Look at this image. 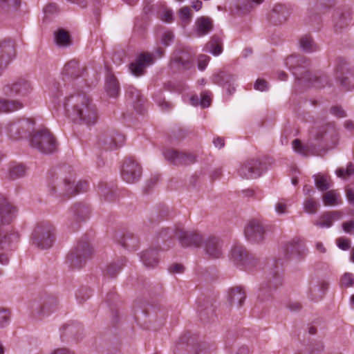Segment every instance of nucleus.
Returning a JSON list of instances; mask_svg holds the SVG:
<instances>
[{
  "label": "nucleus",
  "instance_id": "54",
  "mask_svg": "<svg viewBox=\"0 0 354 354\" xmlns=\"http://www.w3.org/2000/svg\"><path fill=\"white\" fill-rule=\"evenodd\" d=\"M341 285L346 288L351 287L354 285V275L350 272H346L343 274L340 279Z\"/></svg>",
  "mask_w": 354,
  "mask_h": 354
},
{
  "label": "nucleus",
  "instance_id": "45",
  "mask_svg": "<svg viewBox=\"0 0 354 354\" xmlns=\"http://www.w3.org/2000/svg\"><path fill=\"white\" fill-rule=\"evenodd\" d=\"M301 49L306 53H312L317 50V46L310 35H304L299 40Z\"/></svg>",
  "mask_w": 354,
  "mask_h": 354
},
{
  "label": "nucleus",
  "instance_id": "48",
  "mask_svg": "<svg viewBox=\"0 0 354 354\" xmlns=\"http://www.w3.org/2000/svg\"><path fill=\"white\" fill-rule=\"evenodd\" d=\"M64 332L62 335V337L64 335H70L72 336H75V337L78 339H79V333L80 330H82V327L80 326V324H66L62 328Z\"/></svg>",
  "mask_w": 354,
  "mask_h": 354
},
{
  "label": "nucleus",
  "instance_id": "16",
  "mask_svg": "<svg viewBox=\"0 0 354 354\" xmlns=\"http://www.w3.org/2000/svg\"><path fill=\"white\" fill-rule=\"evenodd\" d=\"M313 138L319 142L335 144L338 139V133L334 123H327L311 131Z\"/></svg>",
  "mask_w": 354,
  "mask_h": 354
},
{
  "label": "nucleus",
  "instance_id": "42",
  "mask_svg": "<svg viewBox=\"0 0 354 354\" xmlns=\"http://www.w3.org/2000/svg\"><path fill=\"white\" fill-rule=\"evenodd\" d=\"M196 25L198 36L207 34L213 28L212 20L207 17H201L198 18Z\"/></svg>",
  "mask_w": 354,
  "mask_h": 354
},
{
  "label": "nucleus",
  "instance_id": "29",
  "mask_svg": "<svg viewBox=\"0 0 354 354\" xmlns=\"http://www.w3.org/2000/svg\"><path fill=\"white\" fill-rule=\"evenodd\" d=\"M69 214L77 223L85 221L89 217L90 207L85 203H76L71 207Z\"/></svg>",
  "mask_w": 354,
  "mask_h": 354
},
{
  "label": "nucleus",
  "instance_id": "55",
  "mask_svg": "<svg viewBox=\"0 0 354 354\" xmlns=\"http://www.w3.org/2000/svg\"><path fill=\"white\" fill-rule=\"evenodd\" d=\"M176 229L173 228H164L158 234V238L162 241L171 239L174 236H176Z\"/></svg>",
  "mask_w": 354,
  "mask_h": 354
},
{
  "label": "nucleus",
  "instance_id": "4",
  "mask_svg": "<svg viewBox=\"0 0 354 354\" xmlns=\"http://www.w3.org/2000/svg\"><path fill=\"white\" fill-rule=\"evenodd\" d=\"M30 146L44 154H51L58 149V143L54 135L46 128L35 131L30 139Z\"/></svg>",
  "mask_w": 354,
  "mask_h": 354
},
{
  "label": "nucleus",
  "instance_id": "30",
  "mask_svg": "<svg viewBox=\"0 0 354 354\" xmlns=\"http://www.w3.org/2000/svg\"><path fill=\"white\" fill-rule=\"evenodd\" d=\"M212 81L216 84L226 86L230 95H232L235 91V88L232 86L234 77L232 75L227 72L221 71L215 74L212 77Z\"/></svg>",
  "mask_w": 354,
  "mask_h": 354
},
{
  "label": "nucleus",
  "instance_id": "24",
  "mask_svg": "<svg viewBox=\"0 0 354 354\" xmlns=\"http://www.w3.org/2000/svg\"><path fill=\"white\" fill-rule=\"evenodd\" d=\"M306 250L307 248L303 241L297 237L286 243L283 247L284 257L286 259L303 257Z\"/></svg>",
  "mask_w": 354,
  "mask_h": 354
},
{
  "label": "nucleus",
  "instance_id": "11",
  "mask_svg": "<svg viewBox=\"0 0 354 354\" xmlns=\"http://www.w3.org/2000/svg\"><path fill=\"white\" fill-rule=\"evenodd\" d=\"M32 91L31 83L24 77L16 79L12 83L3 87V94L12 98L22 99L28 97Z\"/></svg>",
  "mask_w": 354,
  "mask_h": 354
},
{
  "label": "nucleus",
  "instance_id": "52",
  "mask_svg": "<svg viewBox=\"0 0 354 354\" xmlns=\"http://www.w3.org/2000/svg\"><path fill=\"white\" fill-rule=\"evenodd\" d=\"M292 147L296 152H297L300 154H302V155H305V156L307 155V153L309 151V148L308 146L304 145L301 143L300 140L295 139L292 141Z\"/></svg>",
  "mask_w": 354,
  "mask_h": 354
},
{
  "label": "nucleus",
  "instance_id": "28",
  "mask_svg": "<svg viewBox=\"0 0 354 354\" xmlns=\"http://www.w3.org/2000/svg\"><path fill=\"white\" fill-rule=\"evenodd\" d=\"M222 245L218 238L209 237L204 243L206 254L212 259L220 258L222 255Z\"/></svg>",
  "mask_w": 354,
  "mask_h": 354
},
{
  "label": "nucleus",
  "instance_id": "5",
  "mask_svg": "<svg viewBox=\"0 0 354 354\" xmlns=\"http://www.w3.org/2000/svg\"><path fill=\"white\" fill-rule=\"evenodd\" d=\"M57 180V177L55 178L53 176L49 183L51 194H59V196L69 197L81 192H85L88 189V184L86 181L80 180L75 185V180H71V178H64L62 181Z\"/></svg>",
  "mask_w": 354,
  "mask_h": 354
},
{
  "label": "nucleus",
  "instance_id": "37",
  "mask_svg": "<svg viewBox=\"0 0 354 354\" xmlns=\"http://www.w3.org/2000/svg\"><path fill=\"white\" fill-rule=\"evenodd\" d=\"M342 214L339 212H328L321 215L319 219L315 222V225L319 227H330L332 226L335 220L341 218Z\"/></svg>",
  "mask_w": 354,
  "mask_h": 354
},
{
  "label": "nucleus",
  "instance_id": "33",
  "mask_svg": "<svg viewBox=\"0 0 354 354\" xmlns=\"http://www.w3.org/2000/svg\"><path fill=\"white\" fill-rule=\"evenodd\" d=\"M197 311L202 321L208 322L214 317V308L209 299H203L198 301Z\"/></svg>",
  "mask_w": 354,
  "mask_h": 354
},
{
  "label": "nucleus",
  "instance_id": "38",
  "mask_svg": "<svg viewBox=\"0 0 354 354\" xmlns=\"http://www.w3.org/2000/svg\"><path fill=\"white\" fill-rule=\"evenodd\" d=\"M54 40L59 47L70 46L73 42L69 32L64 28H58L54 32Z\"/></svg>",
  "mask_w": 354,
  "mask_h": 354
},
{
  "label": "nucleus",
  "instance_id": "27",
  "mask_svg": "<svg viewBox=\"0 0 354 354\" xmlns=\"http://www.w3.org/2000/svg\"><path fill=\"white\" fill-rule=\"evenodd\" d=\"M351 19L350 8H337L333 15L334 28L335 31H340L346 28Z\"/></svg>",
  "mask_w": 354,
  "mask_h": 354
},
{
  "label": "nucleus",
  "instance_id": "41",
  "mask_svg": "<svg viewBox=\"0 0 354 354\" xmlns=\"http://www.w3.org/2000/svg\"><path fill=\"white\" fill-rule=\"evenodd\" d=\"M126 263L124 257L109 263L104 271V276L108 278L115 277L122 269Z\"/></svg>",
  "mask_w": 354,
  "mask_h": 354
},
{
  "label": "nucleus",
  "instance_id": "57",
  "mask_svg": "<svg viewBox=\"0 0 354 354\" xmlns=\"http://www.w3.org/2000/svg\"><path fill=\"white\" fill-rule=\"evenodd\" d=\"M10 319V313L6 309L0 310V328L8 324Z\"/></svg>",
  "mask_w": 354,
  "mask_h": 354
},
{
  "label": "nucleus",
  "instance_id": "20",
  "mask_svg": "<svg viewBox=\"0 0 354 354\" xmlns=\"http://www.w3.org/2000/svg\"><path fill=\"white\" fill-rule=\"evenodd\" d=\"M176 236L181 246L184 248H198L203 242L202 235L197 231H185L182 229H176Z\"/></svg>",
  "mask_w": 354,
  "mask_h": 354
},
{
  "label": "nucleus",
  "instance_id": "15",
  "mask_svg": "<svg viewBox=\"0 0 354 354\" xmlns=\"http://www.w3.org/2000/svg\"><path fill=\"white\" fill-rule=\"evenodd\" d=\"M263 173V164L257 158H249L243 162L239 169L240 177L245 179L259 178Z\"/></svg>",
  "mask_w": 354,
  "mask_h": 354
},
{
  "label": "nucleus",
  "instance_id": "43",
  "mask_svg": "<svg viewBox=\"0 0 354 354\" xmlns=\"http://www.w3.org/2000/svg\"><path fill=\"white\" fill-rule=\"evenodd\" d=\"M206 51H208L214 55H218L223 51V45L221 39L214 35L205 45Z\"/></svg>",
  "mask_w": 354,
  "mask_h": 354
},
{
  "label": "nucleus",
  "instance_id": "35",
  "mask_svg": "<svg viewBox=\"0 0 354 354\" xmlns=\"http://www.w3.org/2000/svg\"><path fill=\"white\" fill-rule=\"evenodd\" d=\"M104 88L107 95L110 97H115L119 94L120 85L118 80L111 71H108L106 75Z\"/></svg>",
  "mask_w": 354,
  "mask_h": 354
},
{
  "label": "nucleus",
  "instance_id": "62",
  "mask_svg": "<svg viewBox=\"0 0 354 354\" xmlns=\"http://www.w3.org/2000/svg\"><path fill=\"white\" fill-rule=\"evenodd\" d=\"M337 244L343 250H348L351 248V242L348 239L339 238L337 239Z\"/></svg>",
  "mask_w": 354,
  "mask_h": 354
},
{
  "label": "nucleus",
  "instance_id": "36",
  "mask_svg": "<svg viewBox=\"0 0 354 354\" xmlns=\"http://www.w3.org/2000/svg\"><path fill=\"white\" fill-rule=\"evenodd\" d=\"M98 188L99 194L104 201L112 202L118 198V194L114 186H109L107 183H101L99 184Z\"/></svg>",
  "mask_w": 354,
  "mask_h": 354
},
{
  "label": "nucleus",
  "instance_id": "3",
  "mask_svg": "<svg viewBox=\"0 0 354 354\" xmlns=\"http://www.w3.org/2000/svg\"><path fill=\"white\" fill-rule=\"evenodd\" d=\"M16 216V208L7 199L0 194V248L4 249L12 241V237L17 239V234H9L5 227L8 225Z\"/></svg>",
  "mask_w": 354,
  "mask_h": 354
},
{
  "label": "nucleus",
  "instance_id": "17",
  "mask_svg": "<svg viewBox=\"0 0 354 354\" xmlns=\"http://www.w3.org/2000/svg\"><path fill=\"white\" fill-rule=\"evenodd\" d=\"M335 77L345 90L349 91L354 88L353 73L348 68L346 62L342 58L337 59Z\"/></svg>",
  "mask_w": 354,
  "mask_h": 354
},
{
  "label": "nucleus",
  "instance_id": "26",
  "mask_svg": "<svg viewBox=\"0 0 354 354\" xmlns=\"http://www.w3.org/2000/svg\"><path fill=\"white\" fill-rule=\"evenodd\" d=\"M172 64H175L180 70H187L192 66L193 57L187 50L179 49L174 53Z\"/></svg>",
  "mask_w": 354,
  "mask_h": 354
},
{
  "label": "nucleus",
  "instance_id": "63",
  "mask_svg": "<svg viewBox=\"0 0 354 354\" xmlns=\"http://www.w3.org/2000/svg\"><path fill=\"white\" fill-rule=\"evenodd\" d=\"M57 10V6L55 3H50L47 4L44 8V12L46 16L55 14Z\"/></svg>",
  "mask_w": 354,
  "mask_h": 354
},
{
  "label": "nucleus",
  "instance_id": "58",
  "mask_svg": "<svg viewBox=\"0 0 354 354\" xmlns=\"http://www.w3.org/2000/svg\"><path fill=\"white\" fill-rule=\"evenodd\" d=\"M210 60V57L201 54L198 57V68L201 71H203Z\"/></svg>",
  "mask_w": 354,
  "mask_h": 354
},
{
  "label": "nucleus",
  "instance_id": "59",
  "mask_svg": "<svg viewBox=\"0 0 354 354\" xmlns=\"http://www.w3.org/2000/svg\"><path fill=\"white\" fill-rule=\"evenodd\" d=\"M211 104L210 93L204 91L201 95L200 104L203 108L208 107Z\"/></svg>",
  "mask_w": 354,
  "mask_h": 354
},
{
  "label": "nucleus",
  "instance_id": "8",
  "mask_svg": "<svg viewBox=\"0 0 354 354\" xmlns=\"http://www.w3.org/2000/svg\"><path fill=\"white\" fill-rule=\"evenodd\" d=\"M231 259L237 267L249 271L257 268L260 264L259 259L241 245H235L232 248Z\"/></svg>",
  "mask_w": 354,
  "mask_h": 354
},
{
  "label": "nucleus",
  "instance_id": "51",
  "mask_svg": "<svg viewBox=\"0 0 354 354\" xmlns=\"http://www.w3.org/2000/svg\"><path fill=\"white\" fill-rule=\"evenodd\" d=\"M323 201L326 206H333L337 204V196L333 191H328L323 196Z\"/></svg>",
  "mask_w": 354,
  "mask_h": 354
},
{
  "label": "nucleus",
  "instance_id": "1",
  "mask_svg": "<svg viewBox=\"0 0 354 354\" xmlns=\"http://www.w3.org/2000/svg\"><path fill=\"white\" fill-rule=\"evenodd\" d=\"M62 106L65 114L80 124L91 126L97 121V107L92 99L84 92H77L66 97Z\"/></svg>",
  "mask_w": 354,
  "mask_h": 354
},
{
  "label": "nucleus",
  "instance_id": "40",
  "mask_svg": "<svg viewBox=\"0 0 354 354\" xmlns=\"http://www.w3.org/2000/svg\"><path fill=\"white\" fill-rule=\"evenodd\" d=\"M140 259L144 265L148 268H154L158 263V254L156 249L142 252Z\"/></svg>",
  "mask_w": 354,
  "mask_h": 354
},
{
  "label": "nucleus",
  "instance_id": "31",
  "mask_svg": "<svg viewBox=\"0 0 354 354\" xmlns=\"http://www.w3.org/2000/svg\"><path fill=\"white\" fill-rule=\"evenodd\" d=\"M328 288V283L324 281L310 284L308 297L313 301H318L324 297Z\"/></svg>",
  "mask_w": 354,
  "mask_h": 354
},
{
  "label": "nucleus",
  "instance_id": "25",
  "mask_svg": "<svg viewBox=\"0 0 354 354\" xmlns=\"http://www.w3.org/2000/svg\"><path fill=\"white\" fill-rule=\"evenodd\" d=\"M114 239L116 242L121 245L123 248L130 250H136L139 245L138 238L133 234L129 232H116L114 235Z\"/></svg>",
  "mask_w": 354,
  "mask_h": 354
},
{
  "label": "nucleus",
  "instance_id": "61",
  "mask_svg": "<svg viewBox=\"0 0 354 354\" xmlns=\"http://www.w3.org/2000/svg\"><path fill=\"white\" fill-rule=\"evenodd\" d=\"M254 87L256 90L264 91L268 89V82L265 80L257 79L254 83Z\"/></svg>",
  "mask_w": 354,
  "mask_h": 354
},
{
  "label": "nucleus",
  "instance_id": "50",
  "mask_svg": "<svg viewBox=\"0 0 354 354\" xmlns=\"http://www.w3.org/2000/svg\"><path fill=\"white\" fill-rule=\"evenodd\" d=\"M319 203L313 198H308L304 202V210L309 214L317 212Z\"/></svg>",
  "mask_w": 354,
  "mask_h": 354
},
{
  "label": "nucleus",
  "instance_id": "10",
  "mask_svg": "<svg viewBox=\"0 0 354 354\" xmlns=\"http://www.w3.org/2000/svg\"><path fill=\"white\" fill-rule=\"evenodd\" d=\"M34 129V122L30 119H19L9 122L6 127L8 136L12 140L26 138Z\"/></svg>",
  "mask_w": 354,
  "mask_h": 354
},
{
  "label": "nucleus",
  "instance_id": "32",
  "mask_svg": "<svg viewBox=\"0 0 354 354\" xmlns=\"http://www.w3.org/2000/svg\"><path fill=\"white\" fill-rule=\"evenodd\" d=\"M290 10L283 4H277L270 13V20L275 25L286 21L290 16Z\"/></svg>",
  "mask_w": 354,
  "mask_h": 354
},
{
  "label": "nucleus",
  "instance_id": "56",
  "mask_svg": "<svg viewBox=\"0 0 354 354\" xmlns=\"http://www.w3.org/2000/svg\"><path fill=\"white\" fill-rule=\"evenodd\" d=\"M180 17V19L184 23H189L191 18V12H190V8L187 6H185L180 9L179 10Z\"/></svg>",
  "mask_w": 354,
  "mask_h": 354
},
{
  "label": "nucleus",
  "instance_id": "6",
  "mask_svg": "<svg viewBox=\"0 0 354 354\" xmlns=\"http://www.w3.org/2000/svg\"><path fill=\"white\" fill-rule=\"evenodd\" d=\"M92 254L93 249L90 243L86 238H83L68 252L66 261L72 268H81L91 257Z\"/></svg>",
  "mask_w": 354,
  "mask_h": 354
},
{
  "label": "nucleus",
  "instance_id": "9",
  "mask_svg": "<svg viewBox=\"0 0 354 354\" xmlns=\"http://www.w3.org/2000/svg\"><path fill=\"white\" fill-rule=\"evenodd\" d=\"M54 227L48 223H41L37 225L32 234V244L44 250L50 248L55 240Z\"/></svg>",
  "mask_w": 354,
  "mask_h": 354
},
{
  "label": "nucleus",
  "instance_id": "22",
  "mask_svg": "<svg viewBox=\"0 0 354 354\" xmlns=\"http://www.w3.org/2000/svg\"><path fill=\"white\" fill-rule=\"evenodd\" d=\"M165 158L171 163L176 165H189L196 161V156L192 153L180 152L174 149L164 151Z\"/></svg>",
  "mask_w": 354,
  "mask_h": 354
},
{
  "label": "nucleus",
  "instance_id": "23",
  "mask_svg": "<svg viewBox=\"0 0 354 354\" xmlns=\"http://www.w3.org/2000/svg\"><path fill=\"white\" fill-rule=\"evenodd\" d=\"M86 72V66H81L77 60L71 59L64 65L62 75L64 81L71 82L84 76Z\"/></svg>",
  "mask_w": 354,
  "mask_h": 354
},
{
  "label": "nucleus",
  "instance_id": "21",
  "mask_svg": "<svg viewBox=\"0 0 354 354\" xmlns=\"http://www.w3.org/2000/svg\"><path fill=\"white\" fill-rule=\"evenodd\" d=\"M153 63V59L151 54L142 53L138 55L136 59L129 65V69L131 73L136 77L144 75L146 73V68Z\"/></svg>",
  "mask_w": 354,
  "mask_h": 354
},
{
  "label": "nucleus",
  "instance_id": "47",
  "mask_svg": "<svg viewBox=\"0 0 354 354\" xmlns=\"http://www.w3.org/2000/svg\"><path fill=\"white\" fill-rule=\"evenodd\" d=\"M58 301L57 299L54 296H48L44 301L41 306V313H50L56 309Z\"/></svg>",
  "mask_w": 354,
  "mask_h": 354
},
{
  "label": "nucleus",
  "instance_id": "7",
  "mask_svg": "<svg viewBox=\"0 0 354 354\" xmlns=\"http://www.w3.org/2000/svg\"><path fill=\"white\" fill-rule=\"evenodd\" d=\"M279 260L276 261L274 268L270 270L266 279L261 285L258 299L261 302L270 300L273 292L283 283L278 267Z\"/></svg>",
  "mask_w": 354,
  "mask_h": 354
},
{
  "label": "nucleus",
  "instance_id": "44",
  "mask_svg": "<svg viewBox=\"0 0 354 354\" xmlns=\"http://www.w3.org/2000/svg\"><path fill=\"white\" fill-rule=\"evenodd\" d=\"M21 6V0H0V12L8 14L17 10Z\"/></svg>",
  "mask_w": 354,
  "mask_h": 354
},
{
  "label": "nucleus",
  "instance_id": "2",
  "mask_svg": "<svg viewBox=\"0 0 354 354\" xmlns=\"http://www.w3.org/2000/svg\"><path fill=\"white\" fill-rule=\"evenodd\" d=\"M286 65L292 71L296 80L317 88L324 87L328 83V77L322 72L312 74L308 68L310 60L300 55H292L286 59Z\"/></svg>",
  "mask_w": 354,
  "mask_h": 354
},
{
  "label": "nucleus",
  "instance_id": "14",
  "mask_svg": "<svg viewBox=\"0 0 354 354\" xmlns=\"http://www.w3.org/2000/svg\"><path fill=\"white\" fill-rule=\"evenodd\" d=\"M124 136L115 130L107 131L101 134L98 139L99 146L104 151L115 150L124 142Z\"/></svg>",
  "mask_w": 354,
  "mask_h": 354
},
{
  "label": "nucleus",
  "instance_id": "39",
  "mask_svg": "<svg viewBox=\"0 0 354 354\" xmlns=\"http://www.w3.org/2000/svg\"><path fill=\"white\" fill-rule=\"evenodd\" d=\"M127 93L133 103V106L136 111L141 112L145 100L140 91L134 86H129L127 88Z\"/></svg>",
  "mask_w": 354,
  "mask_h": 354
},
{
  "label": "nucleus",
  "instance_id": "46",
  "mask_svg": "<svg viewBox=\"0 0 354 354\" xmlns=\"http://www.w3.org/2000/svg\"><path fill=\"white\" fill-rule=\"evenodd\" d=\"M26 167L22 164H12L9 167V178L15 180L25 176Z\"/></svg>",
  "mask_w": 354,
  "mask_h": 354
},
{
  "label": "nucleus",
  "instance_id": "34",
  "mask_svg": "<svg viewBox=\"0 0 354 354\" xmlns=\"http://www.w3.org/2000/svg\"><path fill=\"white\" fill-rule=\"evenodd\" d=\"M245 298V292L241 286L232 288L228 292V301L232 306L241 307Z\"/></svg>",
  "mask_w": 354,
  "mask_h": 354
},
{
  "label": "nucleus",
  "instance_id": "12",
  "mask_svg": "<svg viewBox=\"0 0 354 354\" xmlns=\"http://www.w3.org/2000/svg\"><path fill=\"white\" fill-rule=\"evenodd\" d=\"M194 342L193 337H181L175 346L174 354H188L191 351H194L195 354H210L212 349L208 343L201 342L195 348Z\"/></svg>",
  "mask_w": 354,
  "mask_h": 354
},
{
  "label": "nucleus",
  "instance_id": "18",
  "mask_svg": "<svg viewBox=\"0 0 354 354\" xmlns=\"http://www.w3.org/2000/svg\"><path fill=\"white\" fill-rule=\"evenodd\" d=\"M122 179L128 183H133L138 181L142 175L140 165L131 158H126L121 169Z\"/></svg>",
  "mask_w": 354,
  "mask_h": 354
},
{
  "label": "nucleus",
  "instance_id": "19",
  "mask_svg": "<svg viewBox=\"0 0 354 354\" xmlns=\"http://www.w3.org/2000/svg\"><path fill=\"white\" fill-rule=\"evenodd\" d=\"M16 55L15 44L12 39H6L0 42V76Z\"/></svg>",
  "mask_w": 354,
  "mask_h": 354
},
{
  "label": "nucleus",
  "instance_id": "60",
  "mask_svg": "<svg viewBox=\"0 0 354 354\" xmlns=\"http://www.w3.org/2000/svg\"><path fill=\"white\" fill-rule=\"evenodd\" d=\"M174 35L171 31H166L162 34V44L165 46H168L171 44L172 41L174 40Z\"/></svg>",
  "mask_w": 354,
  "mask_h": 354
},
{
  "label": "nucleus",
  "instance_id": "53",
  "mask_svg": "<svg viewBox=\"0 0 354 354\" xmlns=\"http://www.w3.org/2000/svg\"><path fill=\"white\" fill-rule=\"evenodd\" d=\"M24 106V103L19 100L8 99V113L16 111Z\"/></svg>",
  "mask_w": 354,
  "mask_h": 354
},
{
  "label": "nucleus",
  "instance_id": "64",
  "mask_svg": "<svg viewBox=\"0 0 354 354\" xmlns=\"http://www.w3.org/2000/svg\"><path fill=\"white\" fill-rule=\"evenodd\" d=\"M91 296V290L88 289H82L78 291L76 295L77 298L80 300V301H84L89 298Z\"/></svg>",
  "mask_w": 354,
  "mask_h": 354
},
{
  "label": "nucleus",
  "instance_id": "13",
  "mask_svg": "<svg viewBox=\"0 0 354 354\" xmlns=\"http://www.w3.org/2000/svg\"><path fill=\"white\" fill-rule=\"evenodd\" d=\"M267 231L268 226L261 220L254 218L249 221L246 224L244 234L248 241L259 243L264 241Z\"/></svg>",
  "mask_w": 354,
  "mask_h": 354
},
{
  "label": "nucleus",
  "instance_id": "49",
  "mask_svg": "<svg viewBox=\"0 0 354 354\" xmlns=\"http://www.w3.org/2000/svg\"><path fill=\"white\" fill-rule=\"evenodd\" d=\"M314 179L315 186L319 190L324 192L330 188V185L327 181L326 176L322 174H317L314 176Z\"/></svg>",
  "mask_w": 354,
  "mask_h": 354
}]
</instances>
